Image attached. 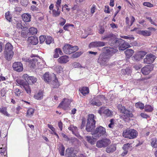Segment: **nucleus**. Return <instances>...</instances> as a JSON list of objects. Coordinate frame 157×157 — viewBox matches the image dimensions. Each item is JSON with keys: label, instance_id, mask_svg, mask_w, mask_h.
<instances>
[{"label": "nucleus", "instance_id": "nucleus-1", "mask_svg": "<svg viewBox=\"0 0 157 157\" xmlns=\"http://www.w3.org/2000/svg\"><path fill=\"white\" fill-rule=\"evenodd\" d=\"M95 117L94 114L88 115L86 127V130L87 132H92L94 131L95 127L96 121Z\"/></svg>", "mask_w": 157, "mask_h": 157}, {"label": "nucleus", "instance_id": "nucleus-2", "mask_svg": "<svg viewBox=\"0 0 157 157\" xmlns=\"http://www.w3.org/2000/svg\"><path fill=\"white\" fill-rule=\"evenodd\" d=\"M22 77L25 79V81L23 80H18L17 81V83L23 86L28 94H30L31 93V90L29 87V83L28 82L30 76H29L27 74H25L23 75Z\"/></svg>", "mask_w": 157, "mask_h": 157}, {"label": "nucleus", "instance_id": "nucleus-3", "mask_svg": "<svg viewBox=\"0 0 157 157\" xmlns=\"http://www.w3.org/2000/svg\"><path fill=\"white\" fill-rule=\"evenodd\" d=\"M106 133L105 129L101 126L97 127L95 130L91 133L93 139H97L100 137L104 135Z\"/></svg>", "mask_w": 157, "mask_h": 157}, {"label": "nucleus", "instance_id": "nucleus-4", "mask_svg": "<svg viewBox=\"0 0 157 157\" xmlns=\"http://www.w3.org/2000/svg\"><path fill=\"white\" fill-rule=\"evenodd\" d=\"M102 38L103 40L108 41L109 44L111 46H114L118 39L112 33L106 34Z\"/></svg>", "mask_w": 157, "mask_h": 157}, {"label": "nucleus", "instance_id": "nucleus-5", "mask_svg": "<svg viewBox=\"0 0 157 157\" xmlns=\"http://www.w3.org/2000/svg\"><path fill=\"white\" fill-rule=\"evenodd\" d=\"M137 135L138 133L136 130L129 128L127 129L123 133L124 137L129 139H134L137 137Z\"/></svg>", "mask_w": 157, "mask_h": 157}, {"label": "nucleus", "instance_id": "nucleus-6", "mask_svg": "<svg viewBox=\"0 0 157 157\" xmlns=\"http://www.w3.org/2000/svg\"><path fill=\"white\" fill-rule=\"evenodd\" d=\"M115 47H119V50L124 51L130 46L128 43L125 42L124 40L121 38H119L114 45Z\"/></svg>", "mask_w": 157, "mask_h": 157}, {"label": "nucleus", "instance_id": "nucleus-7", "mask_svg": "<svg viewBox=\"0 0 157 157\" xmlns=\"http://www.w3.org/2000/svg\"><path fill=\"white\" fill-rule=\"evenodd\" d=\"M110 58V56L108 53L103 52L100 55L97 62L100 65H105L107 64Z\"/></svg>", "mask_w": 157, "mask_h": 157}, {"label": "nucleus", "instance_id": "nucleus-8", "mask_svg": "<svg viewBox=\"0 0 157 157\" xmlns=\"http://www.w3.org/2000/svg\"><path fill=\"white\" fill-rule=\"evenodd\" d=\"M129 109H127L124 107L121 106V111L126 115V116H124V117L125 116L131 117H133V115L132 113L134 110L132 108H130V107H129Z\"/></svg>", "mask_w": 157, "mask_h": 157}, {"label": "nucleus", "instance_id": "nucleus-9", "mask_svg": "<svg viewBox=\"0 0 157 157\" xmlns=\"http://www.w3.org/2000/svg\"><path fill=\"white\" fill-rule=\"evenodd\" d=\"M110 143V141L107 139H102L98 141L96 143L97 147L99 148L107 146Z\"/></svg>", "mask_w": 157, "mask_h": 157}, {"label": "nucleus", "instance_id": "nucleus-10", "mask_svg": "<svg viewBox=\"0 0 157 157\" xmlns=\"http://www.w3.org/2000/svg\"><path fill=\"white\" fill-rule=\"evenodd\" d=\"M71 102V101L68 99L64 98L63 99V101H62L60 103L58 106V107L61 108L65 110L69 107Z\"/></svg>", "mask_w": 157, "mask_h": 157}, {"label": "nucleus", "instance_id": "nucleus-11", "mask_svg": "<svg viewBox=\"0 0 157 157\" xmlns=\"http://www.w3.org/2000/svg\"><path fill=\"white\" fill-rule=\"evenodd\" d=\"M155 56L154 55L150 54L147 55L146 57L144 59V62L147 64L152 63L155 60Z\"/></svg>", "mask_w": 157, "mask_h": 157}, {"label": "nucleus", "instance_id": "nucleus-12", "mask_svg": "<svg viewBox=\"0 0 157 157\" xmlns=\"http://www.w3.org/2000/svg\"><path fill=\"white\" fill-rule=\"evenodd\" d=\"M12 66L14 70L18 72L22 71L23 69V65L21 62H14Z\"/></svg>", "mask_w": 157, "mask_h": 157}, {"label": "nucleus", "instance_id": "nucleus-13", "mask_svg": "<svg viewBox=\"0 0 157 157\" xmlns=\"http://www.w3.org/2000/svg\"><path fill=\"white\" fill-rule=\"evenodd\" d=\"M153 67L151 66H147L143 67L141 69V71L143 74L147 75L149 74L151 71L153 70Z\"/></svg>", "mask_w": 157, "mask_h": 157}, {"label": "nucleus", "instance_id": "nucleus-14", "mask_svg": "<svg viewBox=\"0 0 157 157\" xmlns=\"http://www.w3.org/2000/svg\"><path fill=\"white\" fill-rule=\"evenodd\" d=\"M97 98V97L94 98L90 102V104L93 105H96L98 106L102 105V103L100 101V100Z\"/></svg>", "mask_w": 157, "mask_h": 157}, {"label": "nucleus", "instance_id": "nucleus-15", "mask_svg": "<svg viewBox=\"0 0 157 157\" xmlns=\"http://www.w3.org/2000/svg\"><path fill=\"white\" fill-rule=\"evenodd\" d=\"M4 54L5 58L8 61H10L13 57L14 52L13 51H4Z\"/></svg>", "mask_w": 157, "mask_h": 157}, {"label": "nucleus", "instance_id": "nucleus-16", "mask_svg": "<svg viewBox=\"0 0 157 157\" xmlns=\"http://www.w3.org/2000/svg\"><path fill=\"white\" fill-rule=\"evenodd\" d=\"M71 45L69 44H66L63 48V52L66 54H71Z\"/></svg>", "mask_w": 157, "mask_h": 157}, {"label": "nucleus", "instance_id": "nucleus-17", "mask_svg": "<svg viewBox=\"0 0 157 157\" xmlns=\"http://www.w3.org/2000/svg\"><path fill=\"white\" fill-rule=\"evenodd\" d=\"M37 60L36 58H34L30 60L29 63V66L32 68H35L37 65Z\"/></svg>", "mask_w": 157, "mask_h": 157}, {"label": "nucleus", "instance_id": "nucleus-18", "mask_svg": "<svg viewBox=\"0 0 157 157\" xmlns=\"http://www.w3.org/2000/svg\"><path fill=\"white\" fill-rule=\"evenodd\" d=\"M28 40L32 44L35 45L38 43V39L36 37L34 36H30L28 38Z\"/></svg>", "mask_w": 157, "mask_h": 157}, {"label": "nucleus", "instance_id": "nucleus-19", "mask_svg": "<svg viewBox=\"0 0 157 157\" xmlns=\"http://www.w3.org/2000/svg\"><path fill=\"white\" fill-rule=\"evenodd\" d=\"M58 60L60 63H66L69 61L68 57L66 56H62L58 59Z\"/></svg>", "mask_w": 157, "mask_h": 157}, {"label": "nucleus", "instance_id": "nucleus-20", "mask_svg": "<svg viewBox=\"0 0 157 157\" xmlns=\"http://www.w3.org/2000/svg\"><path fill=\"white\" fill-rule=\"evenodd\" d=\"M103 48L105 49H106L107 52L106 53H109L110 54L115 53L118 51V50L117 49L111 48L110 47H105Z\"/></svg>", "mask_w": 157, "mask_h": 157}, {"label": "nucleus", "instance_id": "nucleus-21", "mask_svg": "<svg viewBox=\"0 0 157 157\" xmlns=\"http://www.w3.org/2000/svg\"><path fill=\"white\" fill-rule=\"evenodd\" d=\"M44 92L43 91L40 90L38 92L34 95V98L37 100H40L43 98Z\"/></svg>", "mask_w": 157, "mask_h": 157}, {"label": "nucleus", "instance_id": "nucleus-22", "mask_svg": "<svg viewBox=\"0 0 157 157\" xmlns=\"http://www.w3.org/2000/svg\"><path fill=\"white\" fill-rule=\"evenodd\" d=\"M74 149L73 148H68L66 150V155H67V157L69 156L74 157L75 156V154H73Z\"/></svg>", "mask_w": 157, "mask_h": 157}, {"label": "nucleus", "instance_id": "nucleus-23", "mask_svg": "<svg viewBox=\"0 0 157 157\" xmlns=\"http://www.w3.org/2000/svg\"><path fill=\"white\" fill-rule=\"evenodd\" d=\"M116 149V145L115 144H112L106 148V151L108 153H112Z\"/></svg>", "mask_w": 157, "mask_h": 157}, {"label": "nucleus", "instance_id": "nucleus-24", "mask_svg": "<svg viewBox=\"0 0 157 157\" xmlns=\"http://www.w3.org/2000/svg\"><path fill=\"white\" fill-rule=\"evenodd\" d=\"M22 18L24 21L29 22L31 21V16L28 13H25L22 15Z\"/></svg>", "mask_w": 157, "mask_h": 157}, {"label": "nucleus", "instance_id": "nucleus-25", "mask_svg": "<svg viewBox=\"0 0 157 157\" xmlns=\"http://www.w3.org/2000/svg\"><path fill=\"white\" fill-rule=\"evenodd\" d=\"M13 49V46L10 43H8L6 44L4 51H13L12 50Z\"/></svg>", "mask_w": 157, "mask_h": 157}, {"label": "nucleus", "instance_id": "nucleus-26", "mask_svg": "<svg viewBox=\"0 0 157 157\" xmlns=\"http://www.w3.org/2000/svg\"><path fill=\"white\" fill-rule=\"evenodd\" d=\"M113 111L110 110L108 109H104L103 111V114H104L107 117H110L113 115Z\"/></svg>", "mask_w": 157, "mask_h": 157}, {"label": "nucleus", "instance_id": "nucleus-27", "mask_svg": "<svg viewBox=\"0 0 157 157\" xmlns=\"http://www.w3.org/2000/svg\"><path fill=\"white\" fill-rule=\"evenodd\" d=\"M134 52V51L132 49H127L124 51L125 54L128 58L132 56Z\"/></svg>", "mask_w": 157, "mask_h": 157}, {"label": "nucleus", "instance_id": "nucleus-28", "mask_svg": "<svg viewBox=\"0 0 157 157\" xmlns=\"http://www.w3.org/2000/svg\"><path fill=\"white\" fill-rule=\"evenodd\" d=\"M60 146H59L58 148L59 152L61 156H63L64 155V151H65V147L62 144H60Z\"/></svg>", "mask_w": 157, "mask_h": 157}, {"label": "nucleus", "instance_id": "nucleus-29", "mask_svg": "<svg viewBox=\"0 0 157 157\" xmlns=\"http://www.w3.org/2000/svg\"><path fill=\"white\" fill-rule=\"evenodd\" d=\"M52 87L53 88H56L59 86V83L58 82V79L56 77L55 80L52 82Z\"/></svg>", "mask_w": 157, "mask_h": 157}, {"label": "nucleus", "instance_id": "nucleus-30", "mask_svg": "<svg viewBox=\"0 0 157 157\" xmlns=\"http://www.w3.org/2000/svg\"><path fill=\"white\" fill-rule=\"evenodd\" d=\"M43 78L44 81L47 82H50L51 81V78L49 76V73H46L43 75Z\"/></svg>", "mask_w": 157, "mask_h": 157}, {"label": "nucleus", "instance_id": "nucleus-31", "mask_svg": "<svg viewBox=\"0 0 157 157\" xmlns=\"http://www.w3.org/2000/svg\"><path fill=\"white\" fill-rule=\"evenodd\" d=\"M131 144L127 143L124 144L123 148L124 150H126L128 151L131 150L132 148V147L131 146Z\"/></svg>", "mask_w": 157, "mask_h": 157}, {"label": "nucleus", "instance_id": "nucleus-32", "mask_svg": "<svg viewBox=\"0 0 157 157\" xmlns=\"http://www.w3.org/2000/svg\"><path fill=\"white\" fill-rule=\"evenodd\" d=\"M80 91L83 95H85L89 93V89L87 87H83Z\"/></svg>", "mask_w": 157, "mask_h": 157}, {"label": "nucleus", "instance_id": "nucleus-33", "mask_svg": "<svg viewBox=\"0 0 157 157\" xmlns=\"http://www.w3.org/2000/svg\"><path fill=\"white\" fill-rule=\"evenodd\" d=\"M28 31L29 33V35L31 34L33 35L34 34H36L37 33V29L33 27L30 28V29H29Z\"/></svg>", "mask_w": 157, "mask_h": 157}, {"label": "nucleus", "instance_id": "nucleus-34", "mask_svg": "<svg viewBox=\"0 0 157 157\" xmlns=\"http://www.w3.org/2000/svg\"><path fill=\"white\" fill-rule=\"evenodd\" d=\"M54 40L51 36H48L45 40V43L47 44H50L51 43L53 42Z\"/></svg>", "mask_w": 157, "mask_h": 157}, {"label": "nucleus", "instance_id": "nucleus-35", "mask_svg": "<svg viewBox=\"0 0 157 157\" xmlns=\"http://www.w3.org/2000/svg\"><path fill=\"white\" fill-rule=\"evenodd\" d=\"M140 34L144 36H149L151 35V33L149 31H142L141 32Z\"/></svg>", "mask_w": 157, "mask_h": 157}, {"label": "nucleus", "instance_id": "nucleus-36", "mask_svg": "<svg viewBox=\"0 0 157 157\" xmlns=\"http://www.w3.org/2000/svg\"><path fill=\"white\" fill-rule=\"evenodd\" d=\"M84 138L86 140L91 144H94V142L93 140L92 137L91 136H85Z\"/></svg>", "mask_w": 157, "mask_h": 157}, {"label": "nucleus", "instance_id": "nucleus-37", "mask_svg": "<svg viewBox=\"0 0 157 157\" xmlns=\"http://www.w3.org/2000/svg\"><path fill=\"white\" fill-rule=\"evenodd\" d=\"M52 15L55 17H57L59 16L60 13V11L57 10H53L52 11Z\"/></svg>", "mask_w": 157, "mask_h": 157}, {"label": "nucleus", "instance_id": "nucleus-38", "mask_svg": "<svg viewBox=\"0 0 157 157\" xmlns=\"http://www.w3.org/2000/svg\"><path fill=\"white\" fill-rule=\"evenodd\" d=\"M145 111L147 112H151L153 110V108L149 105H146L145 106Z\"/></svg>", "mask_w": 157, "mask_h": 157}, {"label": "nucleus", "instance_id": "nucleus-39", "mask_svg": "<svg viewBox=\"0 0 157 157\" xmlns=\"http://www.w3.org/2000/svg\"><path fill=\"white\" fill-rule=\"evenodd\" d=\"M36 81L37 79L36 78H35L33 76H30L28 82L29 84L31 83H34L36 82Z\"/></svg>", "mask_w": 157, "mask_h": 157}, {"label": "nucleus", "instance_id": "nucleus-40", "mask_svg": "<svg viewBox=\"0 0 157 157\" xmlns=\"http://www.w3.org/2000/svg\"><path fill=\"white\" fill-rule=\"evenodd\" d=\"M151 145L155 148L157 147V139L154 138L152 139Z\"/></svg>", "mask_w": 157, "mask_h": 157}, {"label": "nucleus", "instance_id": "nucleus-41", "mask_svg": "<svg viewBox=\"0 0 157 157\" xmlns=\"http://www.w3.org/2000/svg\"><path fill=\"white\" fill-rule=\"evenodd\" d=\"M10 12L8 11L5 13V17L6 19L9 22H10L12 20V17L10 15Z\"/></svg>", "mask_w": 157, "mask_h": 157}, {"label": "nucleus", "instance_id": "nucleus-42", "mask_svg": "<svg viewBox=\"0 0 157 157\" xmlns=\"http://www.w3.org/2000/svg\"><path fill=\"white\" fill-rule=\"evenodd\" d=\"M136 107L140 108V109H143L144 107V104L140 102L136 103L135 104Z\"/></svg>", "mask_w": 157, "mask_h": 157}, {"label": "nucleus", "instance_id": "nucleus-43", "mask_svg": "<svg viewBox=\"0 0 157 157\" xmlns=\"http://www.w3.org/2000/svg\"><path fill=\"white\" fill-rule=\"evenodd\" d=\"M34 113V110L32 108L29 109L27 111L26 116L32 115Z\"/></svg>", "mask_w": 157, "mask_h": 157}, {"label": "nucleus", "instance_id": "nucleus-44", "mask_svg": "<svg viewBox=\"0 0 157 157\" xmlns=\"http://www.w3.org/2000/svg\"><path fill=\"white\" fill-rule=\"evenodd\" d=\"M0 112L5 115H6L7 116H9V115L8 114V113L6 111V108L3 107L2 108H0Z\"/></svg>", "mask_w": 157, "mask_h": 157}, {"label": "nucleus", "instance_id": "nucleus-45", "mask_svg": "<svg viewBox=\"0 0 157 157\" xmlns=\"http://www.w3.org/2000/svg\"><path fill=\"white\" fill-rule=\"evenodd\" d=\"M82 53L80 52H78L74 53L72 55V57L73 58H76L79 56Z\"/></svg>", "mask_w": 157, "mask_h": 157}, {"label": "nucleus", "instance_id": "nucleus-46", "mask_svg": "<svg viewBox=\"0 0 157 157\" xmlns=\"http://www.w3.org/2000/svg\"><path fill=\"white\" fill-rule=\"evenodd\" d=\"M20 3L23 6L26 7L28 4L29 0H21Z\"/></svg>", "mask_w": 157, "mask_h": 157}, {"label": "nucleus", "instance_id": "nucleus-47", "mask_svg": "<svg viewBox=\"0 0 157 157\" xmlns=\"http://www.w3.org/2000/svg\"><path fill=\"white\" fill-rule=\"evenodd\" d=\"M121 71L123 72H125L128 75L130 74L132 72L131 70L128 67L126 68L125 69H122L121 70Z\"/></svg>", "mask_w": 157, "mask_h": 157}, {"label": "nucleus", "instance_id": "nucleus-48", "mask_svg": "<svg viewBox=\"0 0 157 157\" xmlns=\"http://www.w3.org/2000/svg\"><path fill=\"white\" fill-rule=\"evenodd\" d=\"M27 35H29V32L27 31H25L24 30H22L21 32V35L23 37H26Z\"/></svg>", "mask_w": 157, "mask_h": 157}, {"label": "nucleus", "instance_id": "nucleus-49", "mask_svg": "<svg viewBox=\"0 0 157 157\" xmlns=\"http://www.w3.org/2000/svg\"><path fill=\"white\" fill-rule=\"evenodd\" d=\"M97 41H95L89 44V47L90 48H92L94 47H97Z\"/></svg>", "mask_w": 157, "mask_h": 157}, {"label": "nucleus", "instance_id": "nucleus-50", "mask_svg": "<svg viewBox=\"0 0 157 157\" xmlns=\"http://www.w3.org/2000/svg\"><path fill=\"white\" fill-rule=\"evenodd\" d=\"M100 101H102L105 100V97L103 95H99L96 96Z\"/></svg>", "mask_w": 157, "mask_h": 157}, {"label": "nucleus", "instance_id": "nucleus-51", "mask_svg": "<svg viewBox=\"0 0 157 157\" xmlns=\"http://www.w3.org/2000/svg\"><path fill=\"white\" fill-rule=\"evenodd\" d=\"M133 58V59H134L137 61H139L141 59L140 57L139 56L138 53H137L136 54L134 55Z\"/></svg>", "mask_w": 157, "mask_h": 157}, {"label": "nucleus", "instance_id": "nucleus-52", "mask_svg": "<svg viewBox=\"0 0 157 157\" xmlns=\"http://www.w3.org/2000/svg\"><path fill=\"white\" fill-rule=\"evenodd\" d=\"M143 5L145 6L148 7H152L153 6V5L149 2H144Z\"/></svg>", "mask_w": 157, "mask_h": 157}, {"label": "nucleus", "instance_id": "nucleus-53", "mask_svg": "<svg viewBox=\"0 0 157 157\" xmlns=\"http://www.w3.org/2000/svg\"><path fill=\"white\" fill-rule=\"evenodd\" d=\"M71 50H72L71 51V53H72L78 50V48L77 46H73L72 45H71Z\"/></svg>", "mask_w": 157, "mask_h": 157}, {"label": "nucleus", "instance_id": "nucleus-54", "mask_svg": "<svg viewBox=\"0 0 157 157\" xmlns=\"http://www.w3.org/2000/svg\"><path fill=\"white\" fill-rule=\"evenodd\" d=\"M97 42V47H103L105 45V43L102 41H98Z\"/></svg>", "mask_w": 157, "mask_h": 157}, {"label": "nucleus", "instance_id": "nucleus-55", "mask_svg": "<svg viewBox=\"0 0 157 157\" xmlns=\"http://www.w3.org/2000/svg\"><path fill=\"white\" fill-rule=\"evenodd\" d=\"M46 37L44 36H41L39 37L40 41L41 43L44 42V41H45L46 40Z\"/></svg>", "mask_w": 157, "mask_h": 157}, {"label": "nucleus", "instance_id": "nucleus-56", "mask_svg": "<svg viewBox=\"0 0 157 157\" xmlns=\"http://www.w3.org/2000/svg\"><path fill=\"white\" fill-rule=\"evenodd\" d=\"M146 52L144 51H140L138 52V54L139 55V56L140 58L142 59L144 56H145L146 54Z\"/></svg>", "mask_w": 157, "mask_h": 157}, {"label": "nucleus", "instance_id": "nucleus-57", "mask_svg": "<svg viewBox=\"0 0 157 157\" xmlns=\"http://www.w3.org/2000/svg\"><path fill=\"white\" fill-rule=\"evenodd\" d=\"M114 119H111L110 121V123L109 124V127L110 128H113V127L114 124Z\"/></svg>", "mask_w": 157, "mask_h": 157}, {"label": "nucleus", "instance_id": "nucleus-58", "mask_svg": "<svg viewBox=\"0 0 157 157\" xmlns=\"http://www.w3.org/2000/svg\"><path fill=\"white\" fill-rule=\"evenodd\" d=\"M55 52H58L60 55H62L63 54V53L61 50V49L59 48H56L55 50Z\"/></svg>", "mask_w": 157, "mask_h": 157}, {"label": "nucleus", "instance_id": "nucleus-59", "mask_svg": "<svg viewBox=\"0 0 157 157\" xmlns=\"http://www.w3.org/2000/svg\"><path fill=\"white\" fill-rule=\"evenodd\" d=\"M105 109V107H101L100 108V109L98 111V113L100 115H101L102 113H103V111Z\"/></svg>", "mask_w": 157, "mask_h": 157}, {"label": "nucleus", "instance_id": "nucleus-60", "mask_svg": "<svg viewBox=\"0 0 157 157\" xmlns=\"http://www.w3.org/2000/svg\"><path fill=\"white\" fill-rule=\"evenodd\" d=\"M85 119H82V122L81 126H80V128L81 129H82L85 126Z\"/></svg>", "mask_w": 157, "mask_h": 157}, {"label": "nucleus", "instance_id": "nucleus-61", "mask_svg": "<svg viewBox=\"0 0 157 157\" xmlns=\"http://www.w3.org/2000/svg\"><path fill=\"white\" fill-rule=\"evenodd\" d=\"M146 18L148 20V21L150 22L151 24H153V25H155V26H157L156 24H155L154 22H153L152 21V19H151V17H147Z\"/></svg>", "mask_w": 157, "mask_h": 157}, {"label": "nucleus", "instance_id": "nucleus-62", "mask_svg": "<svg viewBox=\"0 0 157 157\" xmlns=\"http://www.w3.org/2000/svg\"><path fill=\"white\" fill-rule=\"evenodd\" d=\"M15 93L17 96H19L20 95L21 93V91L19 89H15Z\"/></svg>", "mask_w": 157, "mask_h": 157}, {"label": "nucleus", "instance_id": "nucleus-63", "mask_svg": "<svg viewBox=\"0 0 157 157\" xmlns=\"http://www.w3.org/2000/svg\"><path fill=\"white\" fill-rule=\"evenodd\" d=\"M62 136H63V137L65 139V140L66 141H69L70 140V139L69 138L67 137V135H66L65 134L63 133V134H62Z\"/></svg>", "mask_w": 157, "mask_h": 157}, {"label": "nucleus", "instance_id": "nucleus-64", "mask_svg": "<svg viewBox=\"0 0 157 157\" xmlns=\"http://www.w3.org/2000/svg\"><path fill=\"white\" fill-rule=\"evenodd\" d=\"M74 65L75 68L79 67L81 66V65L79 63L77 62L74 63Z\"/></svg>", "mask_w": 157, "mask_h": 157}]
</instances>
